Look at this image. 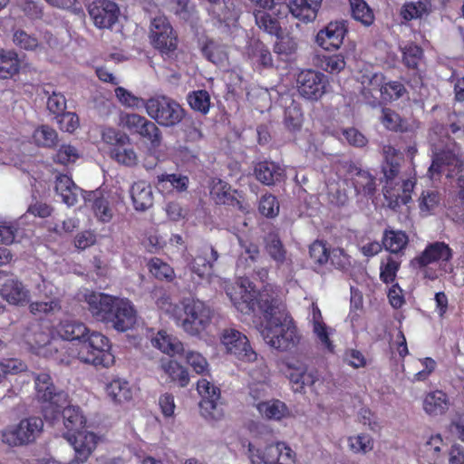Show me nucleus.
<instances>
[{
    "label": "nucleus",
    "instance_id": "obj_1",
    "mask_svg": "<svg viewBox=\"0 0 464 464\" xmlns=\"http://www.w3.org/2000/svg\"><path fill=\"white\" fill-rule=\"evenodd\" d=\"M88 310L92 317L120 333L134 327L137 311L128 298L92 292L86 295Z\"/></svg>",
    "mask_w": 464,
    "mask_h": 464
},
{
    "label": "nucleus",
    "instance_id": "obj_2",
    "mask_svg": "<svg viewBox=\"0 0 464 464\" xmlns=\"http://www.w3.org/2000/svg\"><path fill=\"white\" fill-rule=\"evenodd\" d=\"M62 415L65 428L63 436L75 451L70 464H82L88 459L95 449L98 437L85 430L86 418L80 407L68 406L63 410Z\"/></svg>",
    "mask_w": 464,
    "mask_h": 464
},
{
    "label": "nucleus",
    "instance_id": "obj_3",
    "mask_svg": "<svg viewBox=\"0 0 464 464\" xmlns=\"http://www.w3.org/2000/svg\"><path fill=\"white\" fill-rule=\"evenodd\" d=\"M173 313L177 324L192 336L205 332L213 317L211 308L196 298H184L179 305L174 306Z\"/></svg>",
    "mask_w": 464,
    "mask_h": 464
},
{
    "label": "nucleus",
    "instance_id": "obj_4",
    "mask_svg": "<svg viewBox=\"0 0 464 464\" xmlns=\"http://www.w3.org/2000/svg\"><path fill=\"white\" fill-rule=\"evenodd\" d=\"M77 345V359L94 367L109 368L115 362L111 343L103 334L88 330L86 336Z\"/></svg>",
    "mask_w": 464,
    "mask_h": 464
},
{
    "label": "nucleus",
    "instance_id": "obj_5",
    "mask_svg": "<svg viewBox=\"0 0 464 464\" xmlns=\"http://www.w3.org/2000/svg\"><path fill=\"white\" fill-rule=\"evenodd\" d=\"M276 319H270L262 325L261 334L271 347L285 352L295 348L300 335L293 318L287 312H279Z\"/></svg>",
    "mask_w": 464,
    "mask_h": 464
},
{
    "label": "nucleus",
    "instance_id": "obj_6",
    "mask_svg": "<svg viewBox=\"0 0 464 464\" xmlns=\"http://www.w3.org/2000/svg\"><path fill=\"white\" fill-rule=\"evenodd\" d=\"M144 108L147 114L163 127H173L185 117L181 105L166 95H157L146 100Z\"/></svg>",
    "mask_w": 464,
    "mask_h": 464
},
{
    "label": "nucleus",
    "instance_id": "obj_7",
    "mask_svg": "<svg viewBox=\"0 0 464 464\" xmlns=\"http://www.w3.org/2000/svg\"><path fill=\"white\" fill-rule=\"evenodd\" d=\"M248 452L252 464H296L295 452L282 441L263 448L249 444Z\"/></svg>",
    "mask_w": 464,
    "mask_h": 464
},
{
    "label": "nucleus",
    "instance_id": "obj_8",
    "mask_svg": "<svg viewBox=\"0 0 464 464\" xmlns=\"http://www.w3.org/2000/svg\"><path fill=\"white\" fill-rule=\"evenodd\" d=\"M295 86L302 98L310 102H317L327 92L329 81L323 72L305 69L297 73Z\"/></svg>",
    "mask_w": 464,
    "mask_h": 464
},
{
    "label": "nucleus",
    "instance_id": "obj_9",
    "mask_svg": "<svg viewBox=\"0 0 464 464\" xmlns=\"http://www.w3.org/2000/svg\"><path fill=\"white\" fill-rule=\"evenodd\" d=\"M197 391L201 397L199 401L201 415L209 420H221L224 417V409L220 401V389L202 378L197 382Z\"/></svg>",
    "mask_w": 464,
    "mask_h": 464
},
{
    "label": "nucleus",
    "instance_id": "obj_10",
    "mask_svg": "<svg viewBox=\"0 0 464 464\" xmlns=\"http://www.w3.org/2000/svg\"><path fill=\"white\" fill-rule=\"evenodd\" d=\"M34 381L37 400L42 403H48L51 408V416L48 415L47 409H44V417L55 420L60 414L58 403L64 393L57 391L51 375L47 372L34 374Z\"/></svg>",
    "mask_w": 464,
    "mask_h": 464
},
{
    "label": "nucleus",
    "instance_id": "obj_11",
    "mask_svg": "<svg viewBox=\"0 0 464 464\" xmlns=\"http://www.w3.org/2000/svg\"><path fill=\"white\" fill-rule=\"evenodd\" d=\"M44 429V421L39 417L23 419L17 426L5 430L2 440L9 446H20L34 441Z\"/></svg>",
    "mask_w": 464,
    "mask_h": 464
},
{
    "label": "nucleus",
    "instance_id": "obj_12",
    "mask_svg": "<svg viewBox=\"0 0 464 464\" xmlns=\"http://www.w3.org/2000/svg\"><path fill=\"white\" fill-rule=\"evenodd\" d=\"M220 342L227 353L235 356L241 362H253L257 359V353L252 348L246 335L236 329L228 328L223 330L220 335Z\"/></svg>",
    "mask_w": 464,
    "mask_h": 464
},
{
    "label": "nucleus",
    "instance_id": "obj_13",
    "mask_svg": "<svg viewBox=\"0 0 464 464\" xmlns=\"http://www.w3.org/2000/svg\"><path fill=\"white\" fill-rule=\"evenodd\" d=\"M226 293L233 305L245 314L255 312L256 291L254 283L247 277H240L236 285L227 286Z\"/></svg>",
    "mask_w": 464,
    "mask_h": 464
},
{
    "label": "nucleus",
    "instance_id": "obj_14",
    "mask_svg": "<svg viewBox=\"0 0 464 464\" xmlns=\"http://www.w3.org/2000/svg\"><path fill=\"white\" fill-rule=\"evenodd\" d=\"M150 38L153 46L162 54L173 53L178 47V36L168 18L154 17L151 22Z\"/></svg>",
    "mask_w": 464,
    "mask_h": 464
},
{
    "label": "nucleus",
    "instance_id": "obj_15",
    "mask_svg": "<svg viewBox=\"0 0 464 464\" xmlns=\"http://www.w3.org/2000/svg\"><path fill=\"white\" fill-rule=\"evenodd\" d=\"M121 123L130 133L138 134L148 140L153 147L161 141V132L158 126L144 116L137 113H126L121 117Z\"/></svg>",
    "mask_w": 464,
    "mask_h": 464
},
{
    "label": "nucleus",
    "instance_id": "obj_16",
    "mask_svg": "<svg viewBox=\"0 0 464 464\" xmlns=\"http://www.w3.org/2000/svg\"><path fill=\"white\" fill-rule=\"evenodd\" d=\"M89 15L98 28H111L118 21L120 9L111 0H92L87 6Z\"/></svg>",
    "mask_w": 464,
    "mask_h": 464
},
{
    "label": "nucleus",
    "instance_id": "obj_17",
    "mask_svg": "<svg viewBox=\"0 0 464 464\" xmlns=\"http://www.w3.org/2000/svg\"><path fill=\"white\" fill-rule=\"evenodd\" d=\"M447 140L445 147L435 148L433 151L432 162L428 169L431 178L440 176L444 167L454 166L456 169V165L462 162L459 158V147L458 144L450 137H447Z\"/></svg>",
    "mask_w": 464,
    "mask_h": 464
},
{
    "label": "nucleus",
    "instance_id": "obj_18",
    "mask_svg": "<svg viewBox=\"0 0 464 464\" xmlns=\"http://www.w3.org/2000/svg\"><path fill=\"white\" fill-rule=\"evenodd\" d=\"M348 32L346 21L330 22L324 29H321L316 36V44L326 51L337 50L343 43Z\"/></svg>",
    "mask_w": 464,
    "mask_h": 464
},
{
    "label": "nucleus",
    "instance_id": "obj_19",
    "mask_svg": "<svg viewBox=\"0 0 464 464\" xmlns=\"http://www.w3.org/2000/svg\"><path fill=\"white\" fill-rule=\"evenodd\" d=\"M346 179L354 188L357 196L372 197L376 191V178L367 169L350 164Z\"/></svg>",
    "mask_w": 464,
    "mask_h": 464
},
{
    "label": "nucleus",
    "instance_id": "obj_20",
    "mask_svg": "<svg viewBox=\"0 0 464 464\" xmlns=\"http://www.w3.org/2000/svg\"><path fill=\"white\" fill-rule=\"evenodd\" d=\"M452 256L453 251L448 244L436 241L428 244L424 250L411 261V264L413 267L422 268L439 261L449 262Z\"/></svg>",
    "mask_w": 464,
    "mask_h": 464
},
{
    "label": "nucleus",
    "instance_id": "obj_21",
    "mask_svg": "<svg viewBox=\"0 0 464 464\" xmlns=\"http://www.w3.org/2000/svg\"><path fill=\"white\" fill-rule=\"evenodd\" d=\"M256 306L263 314L264 324H266L270 319H276L279 312H285L279 308L276 289L271 284H265L262 289L256 293Z\"/></svg>",
    "mask_w": 464,
    "mask_h": 464
},
{
    "label": "nucleus",
    "instance_id": "obj_22",
    "mask_svg": "<svg viewBox=\"0 0 464 464\" xmlns=\"http://www.w3.org/2000/svg\"><path fill=\"white\" fill-rule=\"evenodd\" d=\"M386 76L382 72H371L362 75L361 95L363 101L375 108L381 105V92Z\"/></svg>",
    "mask_w": 464,
    "mask_h": 464
},
{
    "label": "nucleus",
    "instance_id": "obj_23",
    "mask_svg": "<svg viewBox=\"0 0 464 464\" xmlns=\"http://www.w3.org/2000/svg\"><path fill=\"white\" fill-rule=\"evenodd\" d=\"M89 328L85 324L74 319H63L51 329L53 336H57L64 341L79 342L86 336Z\"/></svg>",
    "mask_w": 464,
    "mask_h": 464
},
{
    "label": "nucleus",
    "instance_id": "obj_24",
    "mask_svg": "<svg viewBox=\"0 0 464 464\" xmlns=\"http://www.w3.org/2000/svg\"><path fill=\"white\" fill-rule=\"evenodd\" d=\"M237 190L232 189L231 186L222 180H213L210 188V196L217 204H223L237 208L241 211H246V207L236 197Z\"/></svg>",
    "mask_w": 464,
    "mask_h": 464
},
{
    "label": "nucleus",
    "instance_id": "obj_25",
    "mask_svg": "<svg viewBox=\"0 0 464 464\" xmlns=\"http://www.w3.org/2000/svg\"><path fill=\"white\" fill-rule=\"evenodd\" d=\"M256 179L264 185L272 186L284 180L285 170L274 161H259L254 167Z\"/></svg>",
    "mask_w": 464,
    "mask_h": 464
},
{
    "label": "nucleus",
    "instance_id": "obj_26",
    "mask_svg": "<svg viewBox=\"0 0 464 464\" xmlns=\"http://www.w3.org/2000/svg\"><path fill=\"white\" fill-rule=\"evenodd\" d=\"M323 0H288L287 6L292 15L304 23L316 19Z\"/></svg>",
    "mask_w": 464,
    "mask_h": 464
},
{
    "label": "nucleus",
    "instance_id": "obj_27",
    "mask_svg": "<svg viewBox=\"0 0 464 464\" xmlns=\"http://www.w3.org/2000/svg\"><path fill=\"white\" fill-rule=\"evenodd\" d=\"M382 150L384 161L382 165V170L386 185H392L400 173L401 162L403 158L400 151L391 145L383 146Z\"/></svg>",
    "mask_w": 464,
    "mask_h": 464
},
{
    "label": "nucleus",
    "instance_id": "obj_28",
    "mask_svg": "<svg viewBox=\"0 0 464 464\" xmlns=\"http://www.w3.org/2000/svg\"><path fill=\"white\" fill-rule=\"evenodd\" d=\"M0 295L9 304L16 305L26 304L30 296L29 290L16 279H7L0 289Z\"/></svg>",
    "mask_w": 464,
    "mask_h": 464
},
{
    "label": "nucleus",
    "instance_id": "obj_29",
    "mask_svg": "<svg viewBox=\"0 0 464 464\" xmlns=\"http://www.w3.org/2000/svg\"><path fill=\"white\" fill-rule=\"evenodd\" d=\"M218 258V251L211 246L202 247L193 258L190 266L193 273L204 277L211 273L214 263Z\"/></svg>",
    "mask_w": 464,
    "mask_h": 464
},
{
    "label": "nucleus",
    "instance_id": "obj_30",
    "mask_svg": "<svg viewBox=\"0 0 464 464\" xmlns=\"http://www.w3.org/2000/svg\"><path fill=\"white\" fill-rule=\"evenodd\" d=\"M288 378L295 392H301L305 387L313 388L319 381V372L315 369L289 368Z\"/></svg>",
    "mask_w": 464,
    "mask_h": 464
},
{
    "label": "nucleus",
    "instance_id": "obj_31",
    "mask_svg": "<svg viewBox=\"0 0 464 464\" xmlns=\"http://www.w3.org/2000/svg\"><path fill=\"white\" fill-rule=\"evenodd\" d=\"M423 410L430 416H440L446 413L450 407V399L448 394L436 390L428 392L423 399Z\"/></svg>",
    "mask_w": 464,
    "mask_h": 464
},
{
    "label": "nucleus",
    "instance_id": "obj_32",
    "mask_svg": "<svg viewBox=\"0 0 464 464\" xmlns=\"http://www.w3.org/2000/svg\"><path fill=\"white\" fill-rule=\"evenodd\" d=\"M133 207L138 211H145L153 205V194L150 185L145 181L135 182L130 188Z\"/></svg>",
    "mask_w": 464,
    "mask_h": 464
},
{
    "label": "nucleus",
    "instance_id": "obj_33",
    "mask_svg": "<svg viewBox=\"0 0 464 464\" xmlns=\"http://www.w3.org/2000/svg\"><path fill=\"white\" fill-rule=\"evenodd\" d=\"M382 244L387 251L392 254H400L407 247L409 237L402 230L387 227L383 231Z\"/></svg>",
    "mask_w": 464,
    "mask_h": 464
},
{
    "label": "nucleus",
    "instance_id": "obj_34",
    "mask_svg": "<svg viewBox=\"0 0 464 464\" xmlns=\"http://www.w3.org/2000/svg\"><path fill=\"white\" fill-rule=\"evenodd\" d=\"M151 343L155 348L169 356L181 355L184 353L183 343L163 330L159 331L151 339Z\"/></svg>",
    "mask_w": 464,
    "mask_h": 464
},
{
    "label": "nucleus",
    "instance_id": "obj_35",
    "mask_svg": "<svg viewBox=\"0 0 464 464\" xmlns=\"http://www.w3.org/2000/svg\"><path fill=\"white\" fill-rule=\"evenodd\" d=\"M86 200L92 202V209L95 217L103 223H108L112 219L113 213L110 207V202L107 198L104 197L102 191L93 190L91 191Z\"/></svg>",
    "mask_w": 464,
    "mask_h": 464
},
{
    "label": "nucleus",
    "instance_id": "obj_36",
    "mask_svg": "<svg viewBox=\"0 0 464 464\" xmlns=\"http://www.w3.org/2000/svg\"><path fill=\"white\" fill-rule=\"evenodd\" d=\"M188 178L180 174H161L157 176L155 187L161 193H169L174 189L184 191L188 188Z\"/></svg>",
    "mask_w": 464,
    "mask_h": 464
},
{
    "label": "nucleus",
    "instance_id": "obj_37",
    "mask_svg": "<svg viewBox=\"0 0 464 464\" xmlns=\"http://www.w3.org/2000/svg\"><path fill=\"white\" fill-rule=\"evenodd\" d=\"M431 0H417L406 2L401 8V19L410 22L414 19H421L431 12Z\"/></svg>",
    "mask_w": 464,
    "mask_h": 464
},
{
    "label": "nucleus",
    "instance_id": "obj_38",
    "mask_svg": "<svg viewBox=\"0 0 464 464\" xmlns=\"http://www.w3.org/2000/svg\"><path fill=\"white\" fill-rule=\"evenodd\" d=\"M160 369L167 375L170 382L182 388L188 386L189 382L188 372L178 362L170 359L161 361Z\"/></svg>",
    "mask_w": 464,
    "mask_h": 464
},
{
    "label": "nucleus",
    "instance_id": "obj_39",
    "mask_svg": "<svg viewBox=\"0 0 464 464\" xmlns=\"http://www.w3.org/2000/svg\"><path fill=\"white\" fill-rule=\"evenodd\" d=\"M442 444L443 440L440 434L432 435L420 450L423 454L419 456V463L437 464L440 457Z\"/></svg>",
    "mask_w": 464,
    "mask_h": 464
},
{
    "label": "nucleus",
    "instance_id": "obj_40",
    "mask_svg": "<svg viewBox=\"0 0 464 464\" xmlns=\"http://www.w3.org/2000/svg\"><path fill=\"white\" fill-rule=\"evenodd\" d=\"M20 71L18 54L11 50H0V79H11Z\"/></svg>",
    "mask_w": 464,
    "mask_h": 464
},
{
    "label": "nucleus",
    "instance_id": "obj_41",
    "mask_svg": "<svg viewBox=\"0 0 464 464\" xmlns=\"http://www.w3.org/2000/svg\"><path fill=\"white\" fill-rule=\"evenodd\" d=\"M313 332L321 344L330 353H334V345L329 338L328 327L323 321L321 311L318 307L313 309Z\"/></svg>",
    "mask_w": 464,
    "mask_h": 464
},
{
    "label": "nucleus",
    "instance_id": "obj_42",
    "mask_svg": "<svg viewBox=\"0 0 464 464\" xmlns=\"http://www.w3.org/2000/svg\"><path fill=\"white\" fill-rule=\"evenodd\" d=\"M352 17L364 26L374 23L375 16L372 9L364 0H349Z\"/></svg>",
    "mask_w": 464,
    "mask_h": 464
},
{
    "label": "nucleus",
    "instance_id": "obj_43",
    "mask_svg": "<svg viewBox=\"0 0 464 464\" xmlns=\"http://www.w3.org/2000/svg\"><path fill=\"white\" fill-rule=\"evenodd\" d=\"M257 410L269 420H280L289 415L287 406L279 400L260 402L257 405Z\"/></svg>",
    "mask_w": 464,
    "mask_h": 464
},
{
    "label": "nucleus",
    "instance_id": "obj_44",
    "mask_svg": "<svg viewBox=\"0 0 464 464\" xmlns=\"http://www.w3.org/2000/svg\"><path fill=\"white\" fill-rule=\"evenodd\" d=\"M75 188L72 179L67 175H60L56 178L55 191L62 197L63 202L69 207L77 202V195L73 191Z\"/></svg>",
    "mask_w": 464,
    "mask_h": 464
},
{
    "label": "nucleus",
    "instance_id": "obj_45",
    "mask_svg": "<svg viewBox=\"0 0 464 464\" xmlns=\"http://www.w3.org/2000/svg\"><path fill=\"white\" fill-rule=\"evenodd\" d=\"M106 392L113 401L118 403L130 401L132 397L129 382L121 379H114L108 383Z\"/></svg>",
    "mask_w": 464,
    "mask_h": 464
},
{
    "label": "nucleus",
    "instance_id": "obj_46",
    "mask_svg": "<svg viewBox=\"0 0 464 464\" xmlns=\"http://www.w3.org/2000/svg\"><path fill=\"white\" fill-rule=\"evenodd\" d=\"M402 63L408 69L419 70V65L424 58L423 49L414 43H410L401 48Z\"/></svg>",
    "mask_w": 464,
    "mask_h": 464
},
{
    "label": "nucleus",
    "instance_id": "obj_47",
    "mask_svg": "<svg viewBox=\"0 0 464 464\" xmlns=\"http://www.w3.org/2000/svg\"><path fill=\"white\" fill-rule=\"evenodd\" d=\"M249 56L253 63L261 68L273 67L271 52L262 42L258 41L251 45Z\"/></svg>",
    "mask_w": 464,
    "mask_h": 464
},
{
    "label": "nucleus",
    "instance_id": "obj_48",
    "mask_svg": "<svg viewBox=\"0 0 464 464\" xmlns=\"http://www.w3.org/2000/svg\"><path fill=\"white\" fill-rule=\"evenodd\" d=\"M33 140L39 147L53 148L58 142V134L53 128L48 125H41L34 130Z\"/></svg>",
    "mask_w": 464,
    "mask_h": 464
},
{
    "label": "nucleus",
    "instance_id": "obj_49",
    "mask_svg": "<svg viewBox=\"0 0 464 464\" xmlns=\"http://www.w3.org/2000/svg\"><path fill=\"white\" fill-rule=\"evenodd\" d=\"M148 268L158 280L171 282L175 278L174 269L159 257H152L148 263Z\"/></svg>",
    "mask_w": 464,
    "mask_h": 464
},
{
    "label": "nucleus",
    "instance_id": "obj_50",
    "mask_svg": "<svg viewBox=\"0 0 464 464\" xmlns=\"http://www.w3.org/2000/svg\"><path fill=\"white\" fill-rule=\"evenodd\" d=\"M407 93L405 85L400 81L384 80L382 91L381 92V102H391L397 101Z\"/></svg>",
    "mask_w": 464,
    "mask_h": 464
},
{
    "label": "nucleus",
    "instance_id": "obj_51",
    "mask_svg": "<svg viewBox=\"0 0 464 464\" xmlns=\"http://www.w3.org/2000/svg\"><path fill=\"white\" fill-rule=\"evenodd\" d=\"M30 313L35 316L48 315L62 310V302L58 297L48 301H35L29 304Z\"/></svg>",
    "mask_w": 464,
    "mask_h": 464
},
{
    "label": "nucleus",
    "instance_id": "obj_52",
    "mask_svg": "<svg viewBox=\"0 0 464 464\" xmlns=\"http://www.w3.org/2000/svg\"><path fill=\"white\" fill-rule=\"evenodd\" d=\"M266 250L278 265L284 264L286 250L277 234H269L266 241Z\"/></svg>",
    "mask_w": 464,
    "mask_h": 464
},
{
    "label": "nucleus",
    "instance_id": "obj_53",
    "mask_svg": "<svg viewBox=\"0 0 464 464\" xmlns=\"http://www.w3.org/2000/svg\"><path fill=\"white\" fill-rule=\"evenodd\" d=\"M381 122L389 130L404 131L406 130L405 121L393 110L384 108L382 111Z\"/></svg>",
    "mask_w": 464,
    "mask_h": 464
},
{
    "label": "nucleus",
    "instance_id": "obj_54",
    "mask_svg": "<svg viewBox=\"0 0 464 464\" xmlns=\"http://www.w3.org/2000/svg\"><path fill=\"white\" fill-rule=\"evenodd\" d=\"M26 364L17 358H4L0 360V383H2L8 375H15L26 371Z\"/></svg>",
    "mask_w": 464,
    "mask_h": 464
},
{
    "label": "nucleus",
    "instance_id": "obj_55",
    "mask_svg": "<svg viewBox=\"0 0 464 464\" xmlns=\"http://www.w3.org/2000/svg\"><path fill=\"white\" fill-rule=\"evenodd\" d=\"M110 156L120 164L128 167H132L137 164L138 159L134 150L130 147L127 148L125 145L111 148Z\"/></svg>",
    "mask_w": 464,
    "mask_h": 464
},
{
    "label": "nucleus",
    "instance_id": "obj_56",
    "mask_svg": "<svg viewBox=\"0 0 464 464\" xmlns=\"http://www.w3.org/2000/svg\"><path fill=\"white\" fill-rule=\"evenodd\" d=\"M188 102L194 111L206 114L210 108L209 93L206 90L194 91L188 95Z\"/></svg>",
    "mask_w": 464,
    "mask_h": 464
},
{
    "label": "nucleus",
    "instance_id": "obj_57",
    "mask_svg": "<svg viewBox=\"0 0 464 464\" xmlns=\"http://www.w3.org/2000/svg\"><path fill=\"white\" fill-rule=\"evenodd\" d=\"M346 62L344 56L341 53L331 55H323L320 60L321 68L332 74H338L345 68Z\"/></svg>",
    "mask_w": 464,
    "mask_h": 464
},
{
    "label": "nucleus",
    "instance_id": "obj_58",
    "mask_svg": "<svg viewBox=\"0 0 464 464\" xmlns=\"http://www.w3.org/2000/svg\"><path fill=\"white\" fill-rule=\"evenodd\" d=\"M255 17L256 23L260 29H263L269 34L277 35L280 33L281 27L279 22L269 14L258 11L255 14Z\"/></svg>",
    "mask_w": 464,
    "mask_h": 464
},
{
    "label": "nucleus",
    "instance_id": "obj_59",
    "mask_svg": "<svg viewBox=\"0 0 464 464\" xmlns=\"http://www.w3.org/2000/svg\"><path fill=\"white\" fill-rule=\"evenodd\" d=\"M13 41L17 47L26 51H34L40 44L37 37L22 29L14 33Z\"/></svg>",
    "mask_w": 464,
    "mask_h": 464
},
{
    "label": "nucleus",
    "instance_id": "obj_60",
    "mask_svg": "<svg viewBox=\"0 0 464 464\" xmlns=\"http://www.w3.org/2000/svg\"><path fill=\"white\" fill-rule=\"evenodd\" d=\"M202 53L209 62L218 64L227 59V54L222 47L212 40L206 42L202 47Z\"/></svg>",
    "mask_w": 464,
    "mask_h": 464
},
{
    "label": "nucleus",
    "instance_id": "obj_61",
    "mask_svg": "<svg viewBox=\"0 0 464 464\" xmlns=\"http://www.w3.org/2000/svg\"><path fill=\"white\" fill-rule=\"evenodd\" d=\"M261 215L266 218H275L279 213V202L272 194H266L261 197L258 205Z\"/></svg>",
    "mask_w": 464,
    "mask_h": 464
},
{
    "label": "nucleus",
    "instance_id": "obj_62",
    "mask_svg": "<svg viewBox=\"0 0 464 464\" xmlns=\"http://www.w3.org/2000/svg\"><path fill=\"white\" fill-rule=\"evenodd\" d=\"M186 362L198 374H205L208 372V363L207 359L199 353L188 351L185 354Z\"/></svg>",
    "mask_w": 464,
    "mask_h": 464
},
{
    "label": "nucleus",
    "instance_id": "obj_63",
    "mask_svg": "<svg viewBox=\"0 0 464 464\" xmlns=\"http://www.w3.org/2000/svg\"><path fill=\"white\" fill-rule=\"evenodd\" d=\"M102 140L111 145V148L130 143V138L127 134L113 128H106L102 133Z\"/></svg>",
    "mask_w": 464,
    "mask_h": 464
},
{
    "label": "nucleus",
    "instance_id": "obj_64",
    "mask_svg": "<svg viewBox=\"0 0 464 464\" xmlns=\"http://www.w3.org/2000/svg\"><path fill=\"white\" fill-rule=\"evenodd\" d=\"M309 255L314 263L320 266L325 265L329 261L330 252L326 245L322 241L316 240L309 247Z\"/></svg>",
    "mask_w": 464,
    "mask_h": 464
}]
</instances>
